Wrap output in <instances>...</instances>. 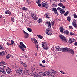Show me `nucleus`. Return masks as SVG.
Instances as JSON below:
<instances>
[{
    "mask_svg": "<svg viewBox=\"0 0 77 77\" xmlns=\"http://www.w3.org/2000/svg\"><path fill=\"white\" fill-rule=\"evenodd\" d=\"M50 71L51 73V76H52V77H55L56 75L55 74H56L57 75H58L59 74V73L58 72H56V71L54 70L53 69H51L50 70Z\"/></svg>",
    "mask_w": 77,
    "mask_h": 77,
    "instance_id": "f257e3e1",
    "label": "nucleus"
},
{
    "mask_svg": "<svg viewBox=\"0 0 77 77\" xmlns=\"http://www.w3.org/2000/svg\"><path fill=\"white\" fill-rule=\"evenodd\" d=\"M23 69L22 68H20L18 69L16 71V73L18 75H20L23 74Z\"/></svg>",
    "mask_w": 77,
    "mask_h": 77,
    "instance_id": "f03ea898",
    "label": "nucleus"
},
{
    "mask_svg": "<svg viewBox=\"0 0 77 77\" xmlns=\"http://www.w3.org/2000/svg\"><path fill=\"white\" fill-rule=\"evenodd\" d=\"M19 48L22 50L23 51H24L25 50L24 48H26V47L24 44V43L22 42H21L20 43V45H19Z\"/></svg>",
    "mask_w": 77,
    "mask_h": 77,
    "instance_id": "7ed1b4c3",
    "label": "nucleus"
},
{
    "mask_svg": "<svg viewBox=\"0 0 77 77\" xmlns=\"http://www.w3.org/2000/svg\"><path fill=\"white\" fill-rule=\"evenodd\" d=\"M42 45L43 48L45 50H48V48L47 46V43L45 42H43L42 43Z\"/></svg>",
    "mask_w": 77,
    "mask_h": 77,
    "instance_id": "20e7f679",
    "label": "nucleus"
},
{
    "mask_svg": "<svg viewBox=\"0 0 77 77\" xmlns=\"http://www.w3.org/2000/svg\"><path fill=\"white\" fill-rule=\"evenodd\" d=\"M42 5L43 7L46 9H48V5L47 2L45 1L43 2L42 3Z\"/></svg>",
    "mask_w": 77,
    "mask_h": 77,
    "instance_id": "39448f33",
    "label": "nucleus"
},
{
    "mask_svg": "<svg viewBox=\"0 0 77 77\" xmlns=\"http://www.w3.org/2000/svg\"><path fill=\"white\" fill-rule=\"evenodd\" d=\"M33 41L35 42H34L33 43H35V47L38 50L39 49V47H38V42H37V40H36L35 38L33 39Z\"/></svg>",
    "mask_w": 77,
    "mask_h": 77,
    "instance_id": "423d86ee",
    "label": "nucleus"
},
{
    "mask_svg": "<svg viewBox=\"0 0 77 77\" xmlns=\"http://www.w3.org/2000/svg\"><path fill=\"white\" fill-rule=\"evenodd\" d=\"M52 11L54 12V13L55 14H57V15H59V14L58 13V12L57 11V9H56V8H51Z\"/></svg>",
    "mask_w": 77,
    "mask_h": 77,
    "instance_id": "0eeeda50",
    "label": "nucleus"
},
{
    "mask_svg": "<svg viewBox=\"0 0 77 77\" xmlns=\"http://www.w3.org/2000/svg\"><path fill=\"white\" fill-rule=\"evenodd\" d=\"M68 48H61V51L62 52H67Z\"/></svg>",
    "mask_w": 77,
    "mask_h": 77,
    "instance_id": "6e6552de",
    "label": "nucleus"
},
{
    "mask_svg": "<svg viewBox=\"0 0 77 77\" xmlns=\"http://www.w3.org/2000/svg\"><path fill=\"white\" fill-rule=\"evenodd\" d=\"M77 21H76V20L74 19V20L72 24L75 27V28H76L77 27V24H76Z\"/></svg>",
    "mask_w": 77,
    "mask_h": 77,
    "instance_id": "1a4fd4ad",
    "label": "nucleus"
},
{
    "mask_svg": "<svg viewBox=\"0 0 77 77\" xmlns=\"http://www.w3.org/2000/svg\"><path fill=\"white\" fill-rule=\"evenodd\" d=\"M67 51H69L70 53H71L73 55L74 54V51L72 49H71L69 48H68V50Z\"/></svg>",
    "mask_w": 77,
    "mask_h": 77,
    "instance_id": "9d476101",
    "label": "nucleus"
},
{
    "mask_svg": "<svg viewBox=\"0 0 77 77\" xmlns=\"http://www.w3.org/2000/svg\"><path fill=\"white\" fill-rule=\"evenodd\" d=\"M29 75L31 76H34V77H35V76H36V73L35 72H32V73H30Z\"/></svg>",
    "mask_w": 77,
    "mask_h": 77,
    "instance_id": "9b49d317",
    "label": "nucleus"
},
{
    "mask_svg": "<svg viewBox=\"0 0 77 77\" xmlns=\"http://www.w3.org/2000/svg\"><path fill=\"white\" fill-rule=\"evenodd\" d=\"M6 72L7 74H9L11 73V69H10V68H8L7 69H6Z\"/></svg>",
    "mask_w": 77,
    "mask_h": 77,
    "instance_id": "f8f14e48",
    "label": "nucleus"
},
{
    "mask_svg": "<svg viewBox=\"0 0 77 77\" xmlns=\"http://www.w3.org/2000/svg\"><path fill=\"white\" fill-rule=\"evenodd\" d=\"M61 40L62 41L64 42H68V40L66 39V38L64 36L63 37V38H62Z\"/></svg>",
    "mask_w": 77,
    "mask_h": 77,
    "instance_id": "ddd939ff",
    "label": "nucleus"
},
{
    "mask_svg": "<svg viewBox=\"0 0 77 77\" xmlns=\"http://www.w3.org/2000/svg\"><path fill=\"white\" fill-rule=\"evenodd\" d=\"M59 30H60V32L62 33L63 32L64 28H63V27H60Z\"/></svg>",
    "mask_w": 77,
    "mask_h": 77,
    "instance_id": "4468645a",
    "label": "nucleus"
},
{
    "mask_svg": "<svg viewBox=\"0 0 77 77\" xmlns=\"http://www.w3.org/2000/svg\"><path fill=\"white\" fill-rule=\"evenodd\" d=\"M39 74L43 75V76H46L47 75L45 72H42L39 73Z\"/></svg>",
    "mask_w": 77,
    "mask_h": 77,
    "instance_id": "2eb2a0df",
    "label": "nucleus"
},
{
    "mask_svg": "<svg viewBox=\"0 0 77 77\" xmlns=\"http://www.w3.org/2000/svg\"><path fill=\"white\" fill-rule=\"evenodd\" d=\"M23 33L26 35L25 38H27L29 37V34L25 32L24 31H23Z\"/></svg>",
    "mask_w": 77,
    "mask_h": 77,
    "instance_id": "dca6fc26",
    "label": "nucleus"
},
{
    "mask_svg": "<svg viewBox=\"0 0 77 77\" xmlns=\"http://www.w3.org/2000/svg\"><path fill=\"white\" fill-rule=\"evenodd\" d=\"M46 21V24L48 25V27H49V28H51V23H50V22H48V21L47 20Z\"/></svg>",
    "mask_w": 77,
    "mask_h": 77,
    "instance_id": "f3484780",
    "label": "nucleus"
},
{
    "mask_svg": "<svg viewBox=\"0 0 77 77\" xmlns=\"http://www.w3.org/2000/svg\"><path fill=\"white\" fill-rule=\"evenodd\" d=\"M5 67H6V66L3 65H0V69H1L2 70L4 69Z\"/></svg>",
    "mask_w": 77,
    "mask_h": 77,
    "instance_id": "a211bd4d",
    "label": "nucleus"
},
{
    "mask_svg": "<svg viewBox=\"0 0 77 77\" xmlns=\"http://www.w3.org/2000/svg\"><path fill=\"white\" fill-rule=\"evenodd\" d=\"M45 73L48 75H51V73L50 72V71H48L45 72Z\"/></svg>",
    "mask_w": 77,
    "mask_h": 77,
    "instance_id": "6ab92c4d",
    "label": "nucleus"
},
{
    "mask_svg": "<svg viewBox=\"0 0 77 77\" xmlns=\"http://www.w3.org/2000/svg\"><path fill=\"white\" fill-rule=\"evenodd\" d=\"M64 34H66V35H68L69 34V31H68V30H65L64 31V32H63Z\"/></svg>",
    "mask_w": 77,
    "mask_h": 77,
    "instance_id": "aec40b11",
    "label": "nucleus"
},
{
    "mask_svg": "<svg viewBox=\"0 0 77 77\" xmlns=\"http://www.w3.org/2000/svg\"><path fill=\"white\" fill-rule=\"evenodd\" d=\"M22 10H23V11H27L28 10V9L27 8H26V7H22Z\"/></svg>",
    "mask_w": 77,
    "mask_h": 77,
    "instance_id": "412c9836",
    "label": "nucleus"
},
{
    "mask_svg": "<svg viewBox=\"0 0 77 77\" xmlns=\"http://www.w3.org/2000/svg\"><path fill=\"white\" fill-rule=\"evenodd\" d=\"M60 13L61 14H63L65 12V10L63 9H61V11H60Z\"/></svg>",
    "mask_w": 77,
    "mask_h": 77,
    "instance_id": "4be33fe9",
    "label": "nucleus"
},
{
    "mask_svg": "<svg viewBox=\"0 0 77 77\" xmlns=\"http://www.w3.org/2000/svg\"><path fill=\"white\" fill-rule=\"evenodd\" d=\"M0 72H2V73L4 74H6V72L5 71V70H4V69H1L0 70Z\"/></svg>",
    "mask_w": 77,
    "mask_h": 77,
    "instance_id": "5701e85b",
    "label": "nucleus"
},
{
    "mask_svg": "<svg viewBox=\"0 0 77 77\" xmlns=\"http://www.w3.org/2000/svg\"><path fill=\"white\" fill-rule=\"evenodd\" d=\"M67 21H69V22H70V21H71V17H70V16H68L67 18Z\"/></svg>",
    "mask_w": 77,
    "mask_h": 77,
    "instance_id": "b1692460",
    "label": "nucleus"
},
{
    "mask_svg": "<svg viewBox=\"0 0 77 77\" xmlns=\"http://www.w3.org/2000/svg\"><path fill=\"white\" fill-rule=\"evenodd\" d=\"M56 50L58 51H61L62 49L61 48H60V47H58V48H56Z\"/></svg>",
    "mask_w": 77,
    "mask_h": 77,
    "instance_id": "393cba45",
    "label": "nucleus"
},
{
    "mask_svg": "<svg viewBox=\"0 0 77 77\" xmlns=\"http://www.w3.org/2000/svg\"><path fill=\"white\" fill-rule=\"evenodd\" d=\"M22 65H23L25 67H27V64L23 62L21 63Z\"/></svg>",
    "mask_w": 77,
    "mask_h": 77,
    "instance_id": "a878e982",
    "label": "nucleus"
},
{
    "mask_svg": "<svg viewBox=\"0 0 77 77\" xmlns=\"http://www.w3.org/2000/svg\"><path fill=\"white\" fill-rule=\"evenodd\" d=\"M72 40L71 39H69V44H71L72 43Z\"/></svg>",
    "mask_w": 77,
    "mask_h": 77,
    "instance_id": "bb28decb",
    "label": "nucleus"
},
{
    "mask_svg": "<svg viewBox=\"0 0 77 77\" xmlns=\"http://www.w3.org/2000/svg\"><path fill=\"white\" fill-rule=\"evenodd\" d=\"M37 36L39 38V39H42V38H43V37L42 36L40 35H37Z\"/></svg>",
    "mask_w": 77,
    "mask_h": 77,
    "instance_id": "cd10ccee",
    "label": "nucleus"
},
{
    "mask_svg": "<svg viewBox=\"0 0 77 77\" xmlns=\"http://www.w3.org/2000/svg\"><path fill=\"white\" fill-rule=\"evenodd\" d=\"M59 37L61 39H62V38L64 37V36L62 35H59Z\"/></svg>",
    "mask_w": 77,
    "mask_h": 77,
    "instance_id": "c85d7f7f",
    "label": "nucleus"
},
{
    "mask_svg": "<svg viewBox=\"0 0 77 77\" xmlns=\"http://www.w3.org/2000/svg\"><path fill=\"white\" fill-rule=\"evenodd\" d=\"M11 57V54H8L6 56V58L7 59H9Z\"/></svg>",
    "mask_w": 77,
    "mask_h": 77,
    "instance_id": "c756f323",
    "label": "nucleus"
},
{
    "mask_svg": "<svg viewBox=\"0 0 77 77\" xmlns=\"http://www.w3.org/2000/svg\"><path fill=\"white\" fill-rule=\"evenodd\" d=\"M33 19H34V20H38V17H36V15L34 17Z\"/></svg>",
    "mask_w": 77,
    "mask_h": 77,
    "instance_id": "7c9ffc66",
    "label": "nucleus"
},
{
    "mask_svg": "<svg viewBox=\"0 0 77 77\" xmlns=\"http://www.w3.org/2000/svg\"><path fill=\"white\" fill-rule=\"evenodd\" d=\"M29 72V70L27 69H26L24 71V72L26 73H28V72Z\"/></svg>",
    "mask_w": 77,
    "mask_h": 77,
    "instance_id": "2f4dec72",
    "label": "nucleus"
},
{
    "mask_svg": "<svg viewBox=\"0 0 77 77\" xmlns=\"http://www.w3.org/2000/svg\"><path fill=\"white\" fill-rule=\"evenodd\" d=\"M73 16H74V18H77V14H76V13L74 14Z\"/></svg>",
    "mask_w": 77,
    "mask_h": 77,
    "instance_id": "473e14b6",
    "label": "nucleus"
},
{
    "mask_svg": "<svg viewBox=\"0 0 77 77\" xmlns=\"http://www.w3.org/2000/svg\"><path fill=\"white\" fill-rule=\"evenodd\" d=\"M10 42V45H12L13 44H15V42H14V41L13 40H11Z\"/></svg>",
    "mask_w": 77,
    "mask_h": 77,
    "instance_id": "72a5a7b5",
    "label": "nucleus"
},
{
    "mask_svg": "<svg viewBox=\"0 0 77 77\" xmlns=\"http://www.w3.org/2000/svg\"><path fill=\"white\" fill-rule=\"evenodd\" d=\"M39 66H41V67H42V68H45V66L42 65L41 63L39 64Z\"/></svg>",
    "mask_w": 77,
    "mask_h": 77,
    "instance_id": "f704fd0d",
    "label": "nucleus"
},
{
    "mask_svg": "<svg viewBox=\"0 0 77 77\" xmlns=\"http://www.w3.org/2000/svg\"><path fill=\"white\" fill-rule=\"evenodd\" d=\"M62 9V8H60V7H58L57 8V11H60H60H61V10H62V9Z\"/></svg>",
    "mask_w": 77,
    "mask_h": 77,
    "instance_id": "c9c22d12",
    "label": "nucleus"
},
{
    "mask_svg": "<svg viewBox=\"0 0 77 77\" xmlns=\"http://www.w3.org/2000/svg\"><path fill=\"white\" fill-rule=\"evenodd\" d=\"M69 14V11H67L64 14V16H66L67 15V14Z\"/></svg>",
    "mask_w": 77,
    "mask_h": 77,
    "instance_id": "e433bc0d",
    "label": "nucleus"
},
{
    "mask_svg": "<svg viewBox=\"0 0 77 77\" xmlns=\"http://www.w3.org/2000/svg\"><path fill=\"white\" fill-rule=\"evenodd\" d=\"M58 6L60 7L62 6H63V4H62V3H59L58 4Z\"/></svg>",
    "mask_w": 77,
    "mask_h": 77,
    "instance_id": "4c0bfd02",
    "label": "nucleus"
},
{
    "mask_svg": "<svg viewBox=\"0 0 77 77\" xmlns=\"http://www.w3.org/2000/svg\"><path fill=\"white\" fill-rule=\"evenodd\" d=\"M27 30L29 31V32H31L32 31V29H31V28H28Z\"/></svg>",
    "mask_w": 77,
    "mask_h": 77,
    "instance_id": "58836bf2",
    "label": "nucleus"
},
{
    "mask_svg": "<svg viewBox=\"0 0 77 77\" xmlns=\"http://www.w3.org/2000/svg\"><path fill=\"white\" fill-rule=\"evenodd\" d=\"M11 19L12 21H13L14 22V20H15V19H14V17H12L11 18Z\"/></svg>",
    "mask_w": 77,
    "mask_h": 77,
    "instance_id": "ea45409f",
    "label": "nucleus"
},
{
    "mask_svg": "<svg viewBox=\"0 0 77 77\" xmlns=\"http://www.w3.org/2000/svg\"><path fill=\"white\" fill-rule=\"evenodd\" d=\"M35 77H41V75L36 74Z\"/></svg>",
    "mask_w": 77,
    "mask_h": 77,
    "instance_id": "a19ab883",
    "label": "nucleus"
},
{
    "mask_svg": "<svg viewBox=\"0 0 77 77\" xmlns=\"http://www.w3.org/2000/svg\"><path fill=\"white\" fill-rule=\"evenodd\" d=\"M0 56H4V54H3V53L0 52Z\"/></svg>",
    "mask_w": 77,
    "mask_h": 77,
    "instance_id": "79ce46f5",
    "label": "nucleus"
},
{
    "mask_svg": "<svg viewBox=\"0 0 77 77\" xmlns=\"http://www.w3.org/2000/svg\"><path fill=\"white\" fill-rule=\"evenodd\" d=\"M2 53L4 55H4H5V54L6 53V51H2Z\"/></svg>",
    "mask_w": 77,
    "mask_h": 77,
    "instance_id": "37998d69",
    "label": "nucleus"
},
{
    "mask_svg": "<svg viewBox=\"0 0 77 77\" xmlns=\"http://www.w3.org/2000/svg\"><path fill=\"white\" fill-rule=\"evenodd\" d=\"M1 63L3 64V65H6V63L3 61L2 62H1Z\"/></svg>",
    "mask_w": 77,
    "mask_h": 77,
    "instance_id": "c03bdc74",
    "label": "nucleus"
},
{
    "mask_svg": "<svg viewBox=\"0 0 77 77\" xmlns=\"http://www.w3.org/2000/svg\"><path fill=\"white\" fill-rule=\"evenodd\" d=\"M36 3H37V4H39V3H40V0H38L36 1Z\"/></svg>",
    "mask_w": 77,
    "mask_h": 77,
    "instance_id": "a18cd8bd",
    "label": "nucleus"
},
{
    "mask_svg": "<svg viewBox=\"0 0 77 77\" xmlns=\"http://www.w3.org/2000/svg\"><path fill=\"white\" fill-rule=\"evenodd\" d=\"M31 17H33V16H34V13H32L31 14Z\"/></svg>",
    "mask_w": 77,
    "mask_h": 77,
    "instance_id": "49530a36",
    "label": "nucleus"
},
{
    "mask_svg": "<svg viewBox=\"0 0 77 77\" xmlns=\"http://www.w3.org/2000/svg\"><path fill=\"white\" fill-rule=\"evenodd\" d=\"M60 2H63V3H64V2H65V0H60Z\"/></svg>",
    "mask_w": 77,
    "mask_h": 77,
    "instance_id": "de8ad7c7",
    "label": "nucleus"
},
{
    "mask_svg": "<svg viewBox=\"0 0 77 77\" xmlns=\"http://www.w3.org/2000/svg\"><path fill=\"white\" fill-rule=\"evenodd\" d=\"M42 22V19H39L38 20V23H41Z\"/></svg>",
    "mask_w": 77,
    "mask_h": 77,
    "instance_id": "09e8293b",
    "label": "nucleus"
},
{
    "mask_svg": "<svg viewBox=\"0 0 77 77\" xmlns=\"http://www.w3.org/2000/svg\"><path fill=\"white\" fill-rule=\"evenodd\" d=\"M55 22L54 21H53V22H52L51 23V24L52 26H54V23Z\"/></svg>",
    "mask_w": 77,
    "mask_h": 77,
    "instance_id": "8fccbe9b",
    "label": "nucleus"
},
{
    "mask_svg": "<svg viewBox=\"0 0 77 77\" xmlns=\"http://www.w3.org/2000/svg\"><path fill=\"white\" fill-rule=\"evenodd\" d=\"M1 49H2V50H5V48L3 47H1Z\"/></svg>",
    "mask_w": 77,
    "mask_h": 77,
    "instance_id": "3c124183",
    "label": "nucleus"
},
{
    "mask_svg": "<svg viewBox=\"0 0 77 77\" xmlns=\"http://www.w3.org/2000/svg\"><path fill=\"white\" fill-rule=\"evenodd\" d=\"M8 10H6L5 11V14H8Z\"/></svg>",
    "mask_w": 77,
    "mask_h": 77,
    "instance_id": "603ef678",
    "label": "nucleus"
},
{
    "mask_svg": "<svg viewBox=\"0 0 77 77\" xmlns=\"http://www.w3.org/2000/svg\"><path fill=\"white\" fill-rule=\"evenodd\" d=\"M53 7H57V5H55V4H53Z\"/></svg>",
    "mask_w": 77,
    "mask_h": 77,
    "instance_id": "864d4df0",
    "label": "nucleus"
},
{
    "mask_svg": "<svg viewBox=\"0 0 77 77\" xmlns=\"http://www.w3.org/2000/svg\"><path fill=\"white\" fill-rule=\"evenodd\" d=\"M60 72L62 74H66L65 72L63 71H60Z\"/></svg>",
    "mask_w": 77,
    "mask_h": 77,
    "instance_id": "5fc2aeb1",
    "label": "nucleus"
},
{
    "mask_svg": "<svg viewBox=\"0 0 77 77\" xmlns=\"http://www.w3.org/2000/svg\"><path fill=\"white\" fill-rule=\"evenodd\" d=\"M8 13L9 15H11V12L9 11L8 10Z\"/></svg>",
    "mask_w": 77,
    "mask_h": 77,
    "instance_id": "6e6d98bb",
    "label": "nucleus"
},
{
    "mask_svg": "<svg viewBox=\"0 0 77 77\" xmlns=\"http://www.w3.org/2000/svg\"><path fill=\"white\" fill-rule=\"evenodd\" d=\"M45 15H46V16H47L49 15V13H46L45 14Z\"/></svg>",
    "mask_w": 77,
    "mask_h": 77,
    "instance_id": "4d7b16f0",
    "label": "nucleus"
},
{
    "mask_svg": "<svg viewBox=\"0 0 77 77\" xmlns=\"http://www.w3.org/2000/svg\"><path fill=\"white\" fill-rule=\"evenodd\" d=\"M72 43L73 42H75L76 41H75V39H72Z\"/></svg>",
    "mask_w": 77,
    "mask_h": 77,
    "instance_id": "13d9d810",
    "label": "nucleus"
},
{
    "mask_svg": "<svg viewBox=\"0 0 77 77\" xmlns=\"http://www.w3.org/2000/svg\"><path fill=\"white\" fill-rule=\"evenodd\" d=\"M69 29H73V28L72 27V26H69Z\"/></svg>",
    "mask_w": 77,
    "mask_h": 77,
    "instance_id": "bf43d9fd",
    "label": "nucleus"
},
{
    "mask_svg": "<svg viewBox=\"0 0 77 77\" xmlns=\"http://www.w3.org/2000/svg\"><path fill=\"white\" fill-rule=\"evenodd\" d=\"M74 45L75 46H77V42H76L75 43Z\"/></svg>",
    "mask_w": 77,
    "mask_h": 77,
    "instance_id": "052dcab7",
    "label": "nucleus"
},
{
    "mask_svg": "<svg viewBox=\"0 0 77 77\" xmlns=\"http://www.w3.org/2000/svg\"><path fill=\"white\" fill-rule=\"evenodd\" d=\"M70 34L71 35H74V33H72V32H70Z\"/></svg>",
    "mask_w": 77,
    "mask_h": 77,
    "instance_id": "680f3d73",
    "label": "nucleus"
},
{
    "mask_svg": "<svg viewBox=\"0 0 77 77\" xmlns=\"http://www.w3.org/2000/svg\"><path fill=\"white\" fill-rule=\"evenodd\" d=\"M38 4V6H39V7H41V4H40V3H39Z\"/></svg>",
    "mask_w": 77,
    "mask_h": 77,
    "instance_id": "e2e57ef3",
    "label": "nucleus"
},
{
    "mask_svg": "<svg viewBox=\"0 0 77 77\" xmlns=\"http://www.w3.org/2000/svg\"><path fill=\"white\" fill-rule=\"evenodd\" d=\"M6 44L7 45H9V46L10 45V44H9V42H7V43Z\"/></svg>",
    "mask_w": 77,
    "mask_h": 77,
    "instance_id": "0e129e2a",
    "label": "nucleus"
},
{
    "mask_svg": "<svg viewBox=\"0 0 77 77\" xmlns=\"http://www.w3.org/2000/svg\"><path fill=\"white\" fill-rule=\"evenodd\" d=\"M62 8H63V9H65V6L63 5L62 6Z\"/></svg>",
    "mask_w": 77,
    "mask_h": 77,
    "instance_id": "69168bd1",
    "label": "nucleus"
},
{
    "mask_svg": "<svg viewBox=\"0 0 77 77\" xmlns=\"http://www.w3.org/2000/svg\"><path fill=\"white\" fill-rule=\"evenodd\" d=\"M52 49V51H54V47H53Z\"/></svg>",
    "mask_w": 77,
    "mask_h": 77,
    "instance_id": "338daca9",
    "label": "nucleus"
},
{
    "mask_svg": "<svg viewBox=\"0 0 77 77\" xmlns=\"http://www.w3.org/2000/svg\"><path fill=\"white\" fill-rule=\"evenodd\" d=\"M42 63H45V60H43L42 61Z\"/></svg>",
    "mask_w": 77,
    "mask_h": 77,
    "instance_id": "774afa93",
    "label": "nucleus"
}]
</instances>
